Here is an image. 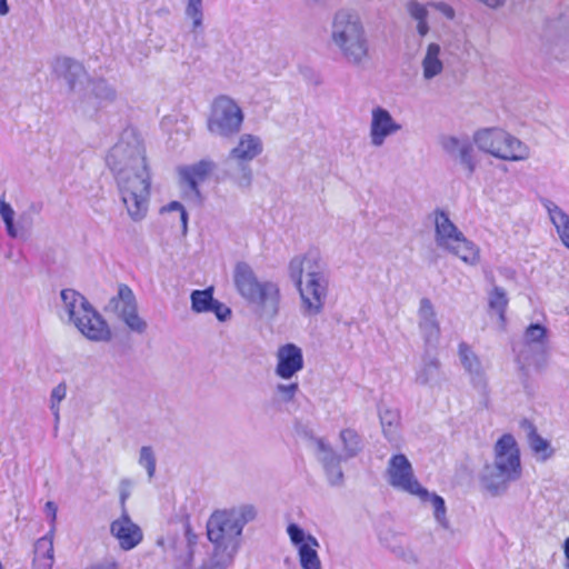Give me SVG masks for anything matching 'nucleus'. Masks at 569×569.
I'll return each instance as SVG.
<instances>
[{
	"mask_svg": "<svg viewBox=\"0 0 569 569\" xmlns=\"http://www.w3.org/2000/svg\"><path fill=\"white\" fill-rule=\"evenodd\" d=\"M107 164L113 172L129 217L138 222L148 212L151 177L146 148L133 130H126L109 151Z\"/></svg>",
	"mask_w": 569,
	"mask_h": 569,
	"instance_id": "1",
	"label": "nucleus"
},
{
	"mask_svg": "<svg viewBox=\"0 0 569 569\" xmlns=\"http://www.w3.org/2000/svg\"><path fill=\"white\" fill-rule=\"evenodd\" d=\"M288 273L301 298L302 313L317 316L322 312L328 296L327 264L318 249L295 256L288 264Z\"/></svg>",
	"mask_w": 569,
	"mask_h": 569,
	"instance_id": "2",
	"label": "nucleus"
},
{
	"mask_svg": "<svg viewBox=\"0 0 569 569\" xmlns=\"http://www.w3.org/2000/svg\"><path fill=\"white\" fill-rule=\"evenodd\" d=\"M256 517L257 509L253 505L216 510L207 521V537L213 549L236 556L240 548L243 527Z\"/></svg>",
	"mask_w": 569,
	"mask_h": 569,
	"instance_id": "3",
	"label": "nucleus"
},
{
	"mask_svg": "<svg viewBox=\"0 0 569 569\" xmlns=\"http://www.w3.org/2000/svg\"><path fill=\"white\" fill-rule=\"evenodd\" d=\"M520 451L512 435L501 436L495 445V460L486 465L480 485L491 496H499L507 491L509 483L521 477Z\"/></svg>",
	"mask_w": 569,
	"mask_h": 569,
	"instance_id": "4",
	"label": "nucleus"
},
{
	"mask_svg": "<svg viewBox=\"0 0 569 569\" xmlns=\"http://www.w3.org/2000/svg\"><path fill=\"white\" fill-rule=\"evenodd\" d=\"M330 37L348 63L359 67L369 58V40L357 12L338 10L331 22Z\"/></svg>",
	"mask_w": 569,
	"mask_h": 569,
	"instance_id": "5",
	"label": "nucleus"
},
{
	"mask_svg": "<svg viewBox=\"0 0 569 569\" xmlns=\"http://www.w3.org/2000/svg\"><path fill=\"white\" fill-rule=\"evenodd\" d=\"M233 282L238 293L247 302L257 305L263 316L273 319L279 313L281 296L278 284L272 281H259L249 263H236Z\"/></svg>",
	"mask_w": 569,
	"mask_h": 569,
	"instance_id": "6",
	"label": "nucleus"
},
{
	"mask_svg": "<svg viewBox=\"0 0 569 569\" xmlns=\"http://www.w3.org/2000/svg\"><path fill=\"white\" fill-rule=\"evenodd\" d=\"M60 297L69 321L86 338L92 341H109L111 339L107 321L82 293L67 288L61 290Z\"/></svg>",
	"mask_w": 569,
	"mask_h": 569,
	"instance_id": "7",
	"label": "nucleus"
},
{
	"mask_svg": "<svg viewBox=\"0 0 569 569\" xmlns=\"http://www.w3.org/2000/svg\"><path fill=\"white\" fill-rule=\"evenodd\" d=\"M479 150L498 159L520 161L529 157L528 148L516 137L499 128H485L475 132Z\"/></svg>",
	"mask_w": 569,
	"mask_h": 569,
	"instance_id": "8",
	"label": "nucleus"
},
{
	"mask_svg": "<svg viewBox=\"0 0 569 569\" xmlns=\"http://www.w3.org/2000/svg\"><path fill=\"white\" fill-rule=\"evenodd\" d=\"M244 114L239 104L228 96L221 94L211 103L207 128L211 134L232 138L241 130Z\"/></svg>",
	"mask_w": 569,
	"mask_h": 569,
	"instance_id": "9",
	"label": "nucleus"
},
{
	"mask_svg": "<svg viewBox=\"0 0 569 569\" xmlns=\"http://www.w3.org/2000/svg\"><path fill=\"white\" fill-rule=\"evenodd\" d=\"M108 308L114 311L131 331L140 335L146 332L148 325L138 313L136 296L128 284L118 286V293L109 300Z\"/></svg>",
	"mask_w": 569,
	"mask_h": 569,
	"instance_id": "10",
	"label": "nucleus"
},
{
	"mask_svg": "<svg viewBox=\"0 0 569 569\" xmlns=\"http://www.w3.org/2000/svg\"><path fill=\"white\" fill-rule=\"evenodd\" d=\"M387 473L389 483L393 488L401 489L415 496H428V490L415 478L412 466L403 453H397L390 458Z\"/></svg>",
	"mask_w": 569,
	"mask_h": 569,
	"instance_id": "11",
	"label": "nucleus"
},
{
	"mask_svg": "<svg viewBox=\"0 0 569 569\" xmlns=\"http://www.w3.org/2000/svg\"><path fill=\"white\" fill-rule=\"evenodd\" d=\"M277 377L289 380L303 369L305 360L302 349L295 343H286L277 350Z\"/></svg>",
	"mask_w": 569,
	"mask_h": 569,
	"instance_id": "12",
	"label": "nucleus"
},
{
	"mask_svg": "<svg viewBox=\"0 0 569 569\" xmlns=\"http://www.w3.org/2000/svg\"><path fill=\"white\" fill-rule=\"evenodd\" d=\"M418 327L425 341V349L436 348L440 339V325L429 298L420 300Z\"/></svg>",
	"mask_w": 569,
	"mask_h": 569,
	"instance_id": "13",
	"label": "nucleus"
},
{
	"mask_svg": "<svg viewBox=\"0 0 569 569\" xmlns=\"http://www.w3.org/2000/svg\"><path fill=\"white\" fill-rule=\"evenodd\" d=\"M401 130V124L396 122L391 113L382 108L376 107L371 112L370 139L375 147L383 144L385 140Z\"/></svg>",
	"mask_w": 569,
	"mask_h": 569,
	"instance_id": "14",
	"label": "nucleus"
},
{
	"mask_svg": "<svg viewBox=\"0 0 569 569\" xmlns=\"http://www.w3.org/2000/svg\"><path fill=\"white\" fill-rule=\"evenodd\" d=\"M110 531L123 550L133 549L143 538L140 527L131 521L128 511L122 512L120 519L112 521Z\"/></svg>",
	"mask_w": 569,
	"mask_h": 569,
	"instance_id": "15",
	"label": "nucleus"
},
{
	"mask_svg": "<svg viewBox=\"0 0 569 569\" xmlns=\"http://www.w3.org/2000/svg\"><path fill=\"white\" fill-rule=\"evenodd\" d=\"M214 167L216 164L213 161L202 159L193 164L180 167L178 169L181 180L189 186L198 200L202 199L199 183L207 179Z\"/></svg>",
	"mask_w": 569,
	"mask_h": 569,
	"instance_id": "16",
	"label": "nucleus"
},
{
	"mask_svg": "<svg viewBox=\"0 0 569 569\" xmlns=\"http://www.w3.org/2000/svg\"><path fill=\"white\" fill-rule=\"evenodd\" d=\"M433 216L436 242L439 247L446 248L449 247L452 243V241L459 240V237L462 234V232L450 220L448 212L440 208H437L433 211Z\"/></svg>",
	"mask_w": 569,
	"mask_h": 569,
	"instance_id": "17",
	"label": "nucleus"
},
{
	"mask_svg": "<svg viewBox=\"0 0 569 569\" xmlns=\"http://www.w3.org/2000/svg\"><path fill=\"white\" fill-rule=\"evenodd\" d=\"M53 71L67 82L70 91H73L77 83L87 76L83 64L69 57L57 58L53 62Z\"/></svg>",
	"mask_w": 569,
	"mask_h": 569,
	"instance_id": "18",
	"label": "nucleus"
},
{
	"mask_svg": "<svg viewBox=\"0 0 569 569\" xmlns=\"http://www.w3.org/2000/svg\"><path fill=\"white\" fill-rule=\"evenodd\" d=\"M53 535L54 527L52 526L47 535L36 541L32 569H52L54 561Z\"/></svg>",
	"mask_w": 569,
	"mask_h": 569,
	"instance_id": "19",
	"label": "nucleus"
},
{
	"mask_svg": "<svg viewBox=\"0 0 569 569\" xmlns=\"http://www.w3.org/2000/svg\"><path fill=\"white\" fill-rule=\"evenodd\" d=\"M224 174L240 187H249L252 182V170L247 160L232 158V152L223 161Z\"/></svg>",
	"mask_w": 569,
	"mask_h": 569,
	"instance_id": "20",
	"label": "nucleus"
},
{
	"mask_svg": "<svg viewBox=\"0 0 569 569\" xmlns=\"http://www.w3.org/2000/svg\"><path fill=\"white\" fill-rule=\"evenodd\" d=\"M198 543V536L193 532L189 521L184 523V541L174 543L176 562L181 563L183 569H191L194 557V548Z\"/></svg>",
	"mask_w": 569,
	"mask_h": 569,
	"instance_id": "21",
	"label": "nucleus"
},
{
	"mask_svg": "<svg viewBox=\"0 0 569 569\" xmlns=\"http://www.w3.org/2000/svg\"><path fill=\"white\" fill-rule=\"evenodd\" d=\"M521 426L526 430H528V436H527L528 445H529L530 449L532 450V452L536 456H538L541 461H546V460L550 459L555 453V450L551 447L550 441L542 438L537 432V428L535 427V425L531 421L523 419L521 422Z\"/></svg>",
	"mask_w": 569,
	"mask_h": 569,
	"instance_id": "22",
	"label": "nucleus"
},
{
	"mask_svg": "<svg viewBox=\"0 0 569 569\" xmlns=\"http://www.w3.org/2000/svg\"><path fill=\"white\" fill-rule=\"evenodd\" d=\"M263 150L262 141L258 136L242 134L238 144L230 150L232 158H238L251 162Z\"/></svg>",
	"mask_w": 569,
	"mask_h": 569,
	"instance_id": "23",
	"label": "nucleus"
},
{
	"mask_svg": "<svg viewBox=\"0 0 569 569\" xmlns=\"http://www.w3.org/2000/svg\"><path fill=\"white\" fill-rule=\"evenodd\" d=\"M440 367L441 365L439 359L435 355L430 353V349H425L422 363L416 371V383L426 386L436 381L440 376Z\"/></svg>",
	"mask_w": 569,
	"mask_h": 569,
	"instance_id": "24",
	"label": "nucleus"
},
{
	"mask_svg": "<svg viewBox=\"0 0 569 569\" xmlns=\"http://www.w3.org/2000/svg\"><path fill=\"white\" fill-rule=\"evenodd\" d=\"M345 460L357 457L365 447L362 437L352 428H345L339 433Z\"/></svg>",
	"mask_w": 569,
	"mask_h": 569,
	"instance_id": "25",
	"label": "nucleus"
},
{
	"mask_svg": "<svg viewBox=\"0 0 569 569\" xmlns=\"http://www.w3.org/2000/svg\"><path fill=\"white\" fill-rule=\"evenodd\" d=\"M445 249L470 264H475L479 259L478 249L463 233L459 237V240L452 241V243Z\"/></svg>",
	"mask_w": 569,
	"mask_h": 569,
	"instance_id": "26",
	"label": "nucleus"
},
{
	"mask_svg": "<svg viewBox=\"0 0 569 569\" xmlns=\"http://www.w3.org/2000/svg\"><path fill=\"white\" fill-rule=\"evenodd\" d=\"M440 46L430 43L427 48V53L422 60L423 77L430 80L441 73L443 69L442 61L439 59Z\"/></svg>",
	"mask_w": 569,
	"mask_h": 569,
	"instance_id": "27",
	"label": "nucleus"
},
{
	"mask_svg": "<svg viewBox=\"0 0 569 569\" xmlns=\"http://www.w3.org/2000/svg\"><path fill=\"white\" fill-rule=\"evenodd\" d=\"M459 356L463 368L472 376V380L482 382L481 363L466 342L459 345Z\"/></svg>",
	"mask_w": 569,
	"mask_h": 569,
	"instance_id": "28",
	"label": "nucleus"
},
{
	"mask_svg": "<svg viewBox=\"0 0 569 569\" xmlns=\"http://www.w3.org/2000/svg\"><path fill=\"white\" fill-rule=\"evenodd\" d=\"M541 203L545 209L548 211L551 222L557 229L559 237L569 232V214L566 213L560 207H558L553 201L543 198L541 199Z\"/></svg>",
	"mask_w": 569,
	"mask_h": 569,
	"instance_id": "29",
	"label": "nucleus"
},
{
	"mask_svg": "<svg viewBox=\"0 0 569 569\" xmlns=\"http://www.w3.org/2000/svg\"><path fill=\"white\" fill-rule=\"evenodd\" d=\"M213 292L212 286L202 290H193L190 295L191 310L194 313H208L216 300Z\"/></svg>",
	"mask_w": 569,
	"mask_h": 569,
	"instance_id": "30",
	"label": "nucleus"
},
{
	"mask_svg": "<svg viewBox=\"0 0 569 569\" xmlns=\"http://www.w3.org/2000/svg\"><path fill=\"white\" fill-rule=\"evenodd\" d=\"M379 418L385 437L392 440L400 422L399 411L389 408H380Z\"/></svg>",
	"mask_w": 569,
	"mask_h": 569,
	"instance_id": "31",
	"label": "nucleus"
},
{
	"mask_svg": "<svg viewBox=\"0 0 569 569\" xmlns=\"http://www.w3.org/2000/svg\"><path fill=\"white\" fill-rule=\"evenodd\" d=\"M91 93L100 102H113L117 98L116 89L103 78L90 80Z\"/></svg>",
	"mask_w": 569,
	"mask_h": 569,
	"instance_id": "32",
	"label": "nucleus"
},
{
	"mask_svg": "<svg viewBox=\"0 0 569 569\" xmlns=\"http://www.w3.org/2000/svg\"><path fill=\"white\" fill-rule=\"evenodd\" d=\"M508 297L503 288L495 286L489 293V308L496 311L501 321L506 320V310L508 307Z\"/></svg>",
	"mask_w": 569,
	"mask_h": 569,
	"instance_id": "33",
	"label": "nucleus"
},
{
	"mask_svg": "<svg viewBox=\"0 0 569 569\" xmlns=\"http://www.w3.org/2000/svg\"><path fill=\"white\" fill-rule=\"evenodd\" d=\"M420 498V500L422 502H427V501H430L433 509H435V518L436 520L439 522V525H441L443 528H448L449 525H448V520H447V517H446V512H447V509H446V502H445V499L437 495L436 492H429L428 491V496L427 497H422V496H418Z\"/></svg>",
	"mask_w": 569,
	"mask_h": 569,
	"instance_id": "34",
	"label": "nucleus"
},
{
	"mask_svg": "<svg viewBox=\"0 0 569 569\" xmlns=\"http://www.w3.org/2000/svg\"><path fill=\"white\" fill-rule=\"evenodd\" d=\"M316 445L318 451L322 453L320 461L323 468L327 466L341 463V461H346L343 455L337 453L332 449V447L329 443H327L323 439H316Z\"/></svg>",
	"mask_w": 569,
	"mask_h": 569,
	"instance_id": "35",
	"label": "nucleus"
},
{
	"mask_svg": "<svg viewBox=\"0 0 569 569\" xmlns=\"http://www.w3.org/2000/svg\"><path fill=\"white\" fill-rule=\"evenodd\" d=\"M0 216L3 220L7 234L11 239H17L18 233L16 230L14 211L11 204L4 201L3 197L0 198Z\"/></svg>",
	"mask_w": 569,
	"mask_h": 569,
	"instance_id": "36",
	"label": "nucleus"
},
{
	"mask_svg": "<svg viewBox=\"0 0 569 569\" xmlns=\"http://www.w3.org/2000/svg\"><path fill=\"white\" fill-rule=\"evenodd\" d=\"M234 556L227 552H218L213 549L211 558L204 561L199 569H227L232 565Z\"/></svg>",
	"mask_w": 569,
	"mask_h": 569,
	"instance_id": "37",
	"label": "nucleus"
},
{
	"mask_svg": "<svg viewBox=\"0 0 569 569\" xmlns=\"http://www.w3.org/2000/svg\"><path fill=\"white\" fill-rule=\"evenodd\" d=\"M298 555L302 569H321V562L316 549L301 545L298 549Z\"/></svg>",
	"mask_w": 569,
	"mask_h": 569,
	"instance_id": "38",
	"label": "nucleus"
},
{
	"mask_svg": "<svg viewBox=\"0 0 569 569\" xmlns=\"http://www.w3.org/2000/svg\"><path fill=\"white\" fill-rule=\"evenodd\" d=\"M32 212H21L16 221L18 238L28 239L33 228Z\"/></svg>",
	"mask_w": 569,
	"mask_h": 569,
	"instance_id": "39",
	"label": "nucleus"
},
{
	"mask_svg": "<svg viewBox=\"0 0 569 569\" xmlns=\"http://www.w3.org/2000/svg\"><path fill=\"white\" fill-rule=\"evenodd\" d=\"M472 152L473 148L469 142L462 143L459 149L460 163L467 169L469 177L475 173L477 167Z\"/></svg>",
	"mask_w": 569,
	"mask_h": 569,
	"instance_id": "40",
	"label": "nucleus"
},
{
	"mask_svg": "<svg viewBox=\"0 0 569 569\" xmlns=\"http://www.w3.org/2000/svg\"><path fill=\"white\" fill-rule=\"evenodd\" d=\"M186 14L192 19L193 31H196L202 24V0H188Z\"/></svg>",
	"mask_w": 569,
	"mask_h": 569,
	"instance_id": "41",
	"label": "nucleus"
},
{
	"mask_svg": "<svg viewBox=\"0 0 569 569\" xmlns=\"http://www.w3.org/2000/svg\"><path fill=\"white\" fill-rule=\"evenodd\" d=\"M139 463L147 470L148 477L151 479L156 472V457L150 446H143L140 449Z\"/></svg>",
	"mask_w": 569,
	"mask_h": 569,
	"instance_id": "42",
	"label": "nucleus"
},
{
	"mask_svg": "<svg viewBox=\"0 0 569 569\" xmlns=\"http://www.w3.org/2000/svg\"><path fill=\"white\" fill-rule=\"evenodd\" d=\"M547 328L540 323H531L525 331V340L528 345L542 342L547 337Z\"/></svg>",
	"mask_w": 569,
	"mask_h": 569,
	"instance_id": "43",
	"label": "nucleus"
},
{
	"mask_svg": "<svg viewBox=\"0 0 569 569\" xmlns=\"http://www.w3.org/2000/svg\"><path fill=\"white\" fill-rule=\"evenodd\" d=\"M171 211H178L180 213V222L182 227V233L186 234L188 231V220L189 216L186 210V208L180 203L179 201H171L167 206H163L160 209V212H171Z\"/></svg>",
	"mask_w": 569,
	"mask_h": 569,
	"instance_id": "44",
	"label": "nucleus"
},
{
	"mask_svg": "<svg viewBox=\"0 0 569 569\" xmlns=\"http://www.w3.org/2000/svg\"><path fill=\"white\" fill-rule=\"evenodd\" d=\"M323 469H325V472H326V476H327V479H328V482L330 486H332V487L342 486L345 476H343V471L340 467V463L327 466Z\"/></svg>",
	"mask_w": 569,
	"mask_h": 569,
	"instance_id": "45",
	"label": "nucleus"
},
{
	"mask_svg": "<svg viewBox=\"0 0 569 569\" xmlns=\"http://www.w3.org/2000/svg\"><path fill=\"white\" fill-rule=\"evenodd\" d=\"M287 533L290 537L291 542L299 549L302 542H305L307 533L297 523H289L287 527Z\"/></svg>",
	"mask_w": 569,
	"mask_h": 569,
	"instance_id": "46",
	"label": "nucleus"
},
{
	"mask_svg": "<svg viewBox=\"0 0 569 569\" xmlns=\"http://www.w3.org/2000/svg\"><path fill=\"white\" fill-rule=\"evenodd\" d=\"M209 312H212L216 316V318L221 322L229 320L232 316L231 308H229L227 305H224L223 302H221L217 299L214 300L213 305L211 306V309L209 310Z\"/></svg>",
	"mask_w": 569,
	"mask_h": 569,
	"instance_id": "47",
	"label": "nucleus"
},
{
	"mask_svg": "<svg viewBox=\"0 0 569 569\" xmlns=\"http://www.w3.org/2000/svg\"><path fill=\"white\" fill-rule=\"evenodd\" d=\"M276 389L284 402H290L295 399L297 392L299 391V385L298 382L288 385L279 383Z\"/></svg>",
	"mask_w": 569,
	"mask_h": 569,
	"instance_id": "48",
	"label": "nucleus"
},
{
	"mask_svg": "<svg viewBox=\"0 0 569 569\" xmlns=\"http://www.w3.org/2000/svg\"><path fill=\"white\" fill-rule=\"evenodd\" d=\"M407 10H408L409 14L411 16V18H413L417 21L418 20H427V18H428V10L426 9L425 6H422L417 0H410L407 3Z\"/></svg>",
	"mask_w": 569,
	"mask_h": 569,
	"instance_id": "49",
	"label": "nucleus"
},
{
	"mask_svg": "<svg viewBox=\"0 0 569 569\" xmlns=\"http://www.w3.org/2000/svg\"><path fill=\"white\" fill-rule=\"evenodd\" d=\"M66 395L67 386L64 382H61L52 389L50 395V405L57 403V406H59V403L66 398Z\"/></svg>",
	"mask_w": 569,
	"mask_h": 569,
	"instance_id": "50",
	"label": "nucleus"
},
{
	"mask_svg": "<svg viewBox=\"0 0 569 569\" xmlns=\"http://www.w3.org/2000/svg\"><path fill=\"white\" fill-rule=\"evenodd\" d=\"M393 552L398 558L402 559L408 563L416 565L419 561L417 555L412 550H406L401 547H398L393 549Z\"/></svg>",
	"mask_w": 569,
	"mask_h": 569,
	"instance_id": "51",
	"label": "nucleus"
},
{
	"mask_svg": "<svg viewBox=\"0 0 569 569\" xmlns=\"http://www.w3.org/2000/svg\"><path fill=\"white\" fill-rule=\"evenodd\" d=\"M130 486L131 481L129 479H122L120 481V506L122 512L127 511L126 502L127 499L130 497Z\"/></svg>",
	"mask_w": 569,
	"mask_h": 569,
	"instance_id": "52",
	"label": "nucleus"
},
{
	"mask_svg": "<svg viewBox=\"0 0 569 569\" xmlns=\"http://www.w3.org/2000/svg\"><path fill=\"white\" fill-rule=\"evenodd\" d=\"M442 148L446 152L453 154L457 150L460 149V141L456 137H447L442 140Z\"/></svg>",
	"mask_w": 569,
	"mask_h": 569,
	"instance_id": "53",
	"label": "nucleus"
},
{
	"mask_svg": "<svg viewBox=\"0 0 569 569\" xmlns=\"http://www.w3.org/2000/svg\"><path fill=\"white\" fill-rule=\"evenodd\" d=\"M296 433L307 440H311L316 442V437L311 428L306 425L297 423L295 427Z\"/></svg>",
	"mask_w": 569,
	"mask_h": 569,
	"instance_id": "54",
	"label": "nucleus"
},
{
	"mask_svg": "<svg viewBox=\"0 0 569 569\" xmlns=\"http://www.w3.org/2000/svg\"><path fill=\"white\" fill-rule=\"evenodd\" d=\"M86 569H120V565L114 559H104L102 561L91 565Z\"/></svg>",
	"mask_w": 569,
	"mask_h": 569,
	"instance_id": "55",
	"label": "nucleus"
},
{
	"mask_svg": "<svg viewBox=\"0 0 569 569\" xmlns=\"http://www.w3.org/2000/svg\"><path fill=\"white\" fill-rule=\"evenodd\" d=\"M439 12H441L447 19L452 20L456 16L455 9L446 2L431 3Z\"/></svg>",
	"mask_w": 569,
	"mask_h": 569,
	"instance_id": "56",
	"label": "nucleus"
},
{
	"mask_svg": "<svg viewBox=\"0 0 569 569\" xmlns=\"http://www.w3.org/2000/svg\"><path fill=\"white\" fill-rule=\"evenodd\" d=\"M44 510H46L47 515L50 517L51 527L53 526L56 528L54 522L57 519V510H58L57 505L53 501H48L44 505Z\"/></svg>",
	"mask_w": 569,
	"mask_h": 569,
	"instance_id": "57",
	"label": "nucleus"
},
{
	"mask_svg": "<svg viewBox=\"0 0 569 569\" xmlns=\"http://www.w3.org/2000/svg\"><path fill=\"white\" fill-rule=\"evenodd\" d=\"M302 546L309 547L311 549H316V548L319 547V541L317 540L316 537H313L312 535L308 533L307 537H306L305 542H302Z\"/></svg>",
	"mask_w": 569,
	"mask_h": 569,
	"instance_id": "58",
	"label": "nucleus"
},
{
	"mask_svg": "<svg viewBox=\"0 0 569 569\" xmlns=\"http://www.w3.org/2000/svg\"><path fill=\"white\" fill-rule=\"evenodd\" d=\"M417 31L418 33L423 37L428 33L429 31V26H428V22L427 20H418V24H417Z\"/></svg>",
	"mask_w": 569,
	"mask_h": 569,
	"instance_id": "59",
	"label": "nucleus"
},
{
	"mask_svg": "<svg viewBox=\"0 0 569 569\" xmlns=\"http://www.w3.org/2000/svg\"><path fill=\"white\" fill-rule=\"evenodd\" d=\"M42 209L41 203L32 202L27 210L23 212H32V218H34L36 214L40 213Z\"/></svg>",
	"mask_w": 569,
	"mask_h": 569,
	"instance_id": "60",
	"label": "nucleus"
},
{
	"mask_svg": "<svg viewBox=\"0 0 569 569\" xmlns=\"http://www.w3.org/2000/svg\"><path fill=\"white\" fill-rule=\"evenodd\" d=\"M10 12L8 0H0V16H7Z\"/></svg>",
	"mask_w": 569,
	"mask_h": 569,
	"instance_id": "61",
	"label": "nucleus"
},
{
	"mask_svg": "<svg viewBox=\"0 0 569 569\" xmlns=\"http://www.w3.org/2000/svg\"><path fill=\"white\" fill-rule=\"evenodd\" d=\"M50 410L52 411V415L54 416L56 423L59 422V406L57 403L50 405Z\"/></svg>",
	"mask_w": 569,
	"mask_h": 569,
	"instance_id": "62",
	"label": "nucleus"
},
{
	"mask_svg": "<svg viewBox=\"0 0 569 569\" xmlns=\"http://www.w3.org/2000/svg\"><path fill=\"white\" fill-rule=\"evenodd\" d=\"M563 550H565V556L568 560V563L566 565V567H567V569H569V537L565 540Z\"/></svg>",
	"mask_w": 569,
	"mask_h": 569,
	"instance_id": "63",
	"label": "nucleus"
},
{
	"mask_svg": "<svg viewBox=\"0 0 569 569\" xmlns=\"http://www.w3.org/2000/svg\"><path fill=\"white\" fill-rule=\"evenodd\" d=\"M560 239L562 240L563 244L567 248H569V231L567 233H565L563 236H561Z\"/></svg>",
	"mask_w": 569,
	"mask_h": 569,
	"instance_id": "64",
	"label": "nucleus"
}]
</instances>
